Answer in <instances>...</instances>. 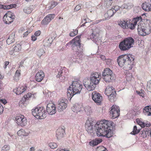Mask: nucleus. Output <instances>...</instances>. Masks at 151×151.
<instances>
[{"label": "nucleus", "mask_w": 151, "mask_h": 151, "mask_svg": "<svg viewBox=\"0 0 151 151\" xmlns=\"http://www.w3.org/2000/svg\"><path fill=\"white\" fill-rule=\"evenodd\" d=\"M102 139H101L95 138L92 141L89 142V145L92 146L97 145L98 144L101 143L102 142Z\"/></svg>", "instance_id": "obj_29"}, {"label": "nucleus", "mask_w": 151, "mask_h": 151, "mask_svg": "<svg viewBox=\"0 0 151 151\" xmlns=\"http://www.w3.org/2000/svg\"><path fill=\"white\" fill-rule=\"evenodd\" d=\"M7 5L0 4V9H3L4 10L7 9Z\"/></svg>", "instance_id": "obj_56"}, {"label": "nucleus", "mask_w": 151, "mask_h": 151, "mask_svg": "<svg viewBox=\"0 0 151 151\" xmlns=\"http://www.w3.org/2000/svg\"><path fill=\"white\" fill-rule=\"evenodd\" d=\"M85 110L86 112L88 111L89 113H90L91 112V108L89 107L86 108L85 109Z\"/></svg>", "instance_id": "obj_60"}, {"label": "nucleus", "mask_w": 151, "mask_h": 151, "mask_svg": "<svg viewBox=\"0 0 151 151\" xmlns=\"http://www.w3.org/2000/svg\"><path fill=\"white\" fill-rule=\"evenodd\" d=\"M54 37L46 38L43 41L44 46L45 47L50 46L52 42Z\"/></svg>", "instance_id": "obj_24"}, {"label": "nucleus", "mask_w": 151, "mask_h": 151, "mask_svg": "<svg viewBox=\"0 0 151 151\" xmlns=\"http://www.w3.org/2000/svg\"><path fill=\"white\" fill-rule=\"evenodd\" d=\"M32 96V94L30 93H28L27 95H25L22 99V101H23V102L26 101L28 98H30Z\"/></svg>", "instance_id": "obj_44"}, {"label": "nucleus", "mask_w": 151, "mask_h": 151, "mask_svg": "<svg viewBox=\"0 0 151 151\" xmlns=\"http://www.w3.org/2000/svg\"><path fill=\"white\" fill-rule=\"evenodd\" d=\"M67 100L60 99L58 101L57 108L59 112L63 111L67 107Z\"/></svg>", "instance_id": "obj_8"}, {"label": "nucleus", "mask_w": 151, "mask_h": 151, "mask_svg": "<svg viewBox=\"0 0 151 151\" xmlns=\"http://www.w3.org/2000/svg\"><path fill=\"white\" fill-rule=\"evenodd\" d=\"M44 76L45 74L43 71L40 70L36 74L35 79L37 81L40 82L43 80Z\"/></svg>", "instance_id": "obj_19"}, {"label": "nucleus", "mask_w": 151, "mask_h": 151, "mask_svg": "<svg viewBox=\"0 0 151 151\" xmlns=\"http://www.w3.org/2000/svg\"><path fill=\"white\" fill-rule=\"evenodd\" d=\"M119 47L120 50L122 51L127 50L130 49L128 45L124 40L120 42Z\"/></svg>", "instance_id": "obj_20"}, {"label": "nucleus", "mask_w": 151, "mask_h": 151, "mask_svg": "<svg viewBox=\"0 0 151 151\" xmlns=\"http://www.w3.org/2000/svg\"><path fill=\"white\" fill-rule=\"evenodd\" d=\"M33 115L37 119L45 118L47 116V113L43 107H38L32 110Z\"/></svg>", "instance_id": "obj_6"}, {"label": "nucleus", "mask_w": 151, "mask_h": 151, "mask_svg": "<svg viewBox=\"0 0 151 151\" xmlns=\"http://www.w3.org/2000/svg\"><path fill=\"white\" fill-rule=\"evenodd\" d=\"M17 6V5L15 4H12L9 5H7V9H12L13 8Z\"/></svg>", "instance_id": "obj_51"}, {"label": "nucleus", "mask_w": 151, "mask_h": 151, "mask_svg": "<svg viewBox=\"0 0 151 151\" xmlns=\"http://www.w3.org/2000/svg\"><path fill=\"white\" fill-rule=\"evenodd\" d=\"M110 111L111 116L113 119L118 117L120 115V110L119 106L116 105H113L111 108Z\"/></svg>", "instance_id": "obj_10"}, {"label": "nucleus", "mask_w": 151, "mask_h": 151, "mask_svg": "<svg viewBox=\"0 0 151 151\" xmlns=\"http://www.w3.org/2000/svg\"><path fill=\"white\" fill-rule=\"evenodd\" d=\"M81 35L76 36L72 40L71 49L73 51L76 52L78 57L81 60H82L84 56L83 51L84 49L81 44L80 39Z\"/></svg>", "instance_id": "obj_3"}, {"label": "nucleus", "mask_w": 151, "mask_h": 151, "mask_svg": "<svg viewBox=\"0 0 151 151\" xmlns=\"http://www.w3.org/2000/svg\"><path fill=\"white\" fill-rule=\"evenodd\" d=\"M67 74V71L65 72V70L63 69L62 68H60L56 77L57 78H59L61 80L63 81L65 79Z\"/></svg>", "instance_id": "obj_15"}, {"label": "nucleus", "mask_w": 151, "mask_h": 151, "mask_svg": "<svg viewBox=\"0 0 151 151\" xmlns=\"http://www.w3.org/2000/svg\"><path fill=\"white\" fill-rule=\"evenodd\" d=\"M4 110V108L1 104H0V114L2 113Z\"/></svg>", "instance_id": "obj_63"}, {"label": "nucleus", "mask_w": 151, "mask_h": 151, "mask_svg": "<svg viewBox=\"0 0 151 151\" xmlns=\"http://www.w3.org/2000/svg\"><path fill=\"white\" fill-rule=\"evenodd\" d=\"M65 130L62 128H58L56 131V136L58 139H60L65 134Z\"/></svg>", "instance_id": "obj_18"}, {"label": "nucleus", "mask_w": 151, "mask_h": 151, "mask_svg": "<svg viewBox=\"0 0 151 151\" xmlns=\"http://www.w3.org/2000/svg\"><path fill=\"white\" fill-rule=\"evenodd\" d=\"M21 48L22 47L21 45L19 44H18L16 45L13 49L14 52H17L20 51Z\"/></svg>", "instance_id": "obj_38"}, {"label": "nucleus", "mask_w": 151, "mask_h": 151, "mask_svg": "<svg viewBox=\"0 0 151 151\" xmlns=\"http://www.w3.org/2000/svg\"><path fill=\"white\" fill-rule=\"evenodd\" d=\"M15 34L14 33H12L6 40L7 43L8 45H10L14 42L15 40Z\"/></svg>", "instance_id": "obj_32"}, {"label": "nucleus", "mask_w": 151, "mask_h": 151, "mask_svg": "<svg viewBox=\"0 0 151 151\" xmlns=\"http://www.w3.org/2000/svg\"><path fill=\"white\" fill-rule=\"evenodd\" d=\"M146 88L148 91L151 93V80L147 82Z\"/></svg>", "instance_id": "obj_47"}, {"label": "nucleus", "mask_w": 151, "mask_h": 151, "mask_svg": "<svg viewBox=\"0 0 151 151\" xmlns=\"http://www.w3.org/2000/svg\"><path fill=\"white\" fill-rule=\"evenodd\" d=\"M27 87L26 86H22L21 87H19L13 90L14 92L16 94L19 95L23 93L27 90Z\"/></svg>", "instance_id": "obj_22"}, {"label": "nucleus", "mask_w": 151, "mask_h": 151, "mask_svg": "<svg viewBox=\"0 0 151 151\" xmlns=\"http://www.w3.org/2000/svg\"><path fill=\"white\" fill-rule=\"evenodd\" d=\"M10 148V147L9 145H5L2 148L1 151H7L9 150Z\"/></svg>", "instance_id": "obj_50"}, {"label": "nucleus", "mask_w": 151, "mask_h": 151, "mask_svg": "<svg viewBox=\"0 0 151 151\" xmlns=\"http://www.w3.org/2000/svg\"><path fill=\"white\" fill-rule=\"evenodd\" d=\"M41 33V32L40 30L36 31L35 33V35L36 37L38 36Z\"/></svg>", "instance_id": "obj_57"}, {"label": "nucleus", "mask_w": 151, "mask_h": 151, "mask_svg": "<svg viewBox=\"0 0 151 151\" xmlns=\"http://www.w3.org/2000/svg\"><path fill=\"white\" fill-rule=\"evenodd\" d=\"M104 121V120L96 123L92 118H88L85 123L86 130L88 133L91 134L93 133L94 129L97 136L110 138L114 134L113 130L111 129L114 126V124L111 121Z\"/></svg>", "instance_id": "obj_1"}, {"label": "nucleus", "mask_w": 151, "mask_h": 151, "mask_svg": "<svg viewBox=\"0 0 151 151\" xmlns=\"http://www.w3.org/2000/svg\"><path fill=\"white\" fill-rule=\"evenodd\" d=\"M82 85L79 81H73L67 89V94L70 99L75 95L80 93L82 88Z\"/></svg>", "instance_id": "obj_4"}, {"label": "nucleus", "mask_w": 151, "mask_h": 151, "mask_svg": "<svg viewBox=\"0 0 151 151\" xmlns=\"http://www.w3.org/2000/svg\"><path fill=\"white\" fill-rule=\"evenodd\" d=\"M81 4H79L78 5H77L75 7V10L76 11H78L80 10L81 8Z\"/></svg>", "instance_id": "obj_54"}, {"label": "nucleus", "mask_w": 151, "mask_h": 151, "mask_svg": "<svg viewBox=\"0 0 151 151\" xmlns=\"http://www.w3.org/2000/svg\"><path fill=\"white\" fill-rule=\"evenodd\" d=\"M17 134L19 136H24L25 135V131L22 129H20L17 132Z\"/></svg>", "instance_id": "obj_45"}, {"label": "nucleus", "mask_w": 151, "mask_h": 151, "mask_svg": "<svg viewBox=\"0 0 151 151\" xmlns=\"http://www.w3.org/2000/svg\"><path fill=\"white\" fill-rule=\"evenodd\" d=\"M82 105L78 104H75L72 107V110L74 112L76 113L78 115H80L81 113V108Z\"/></svg>", "instance_id": "obj_17"}, {"label": "nucleus", "mask_w": 151, "mask_h": 151, "mask_svg": "<svg viewBox=\"0 0 151 151\" xmlns=\"http://www.w3.org/2000/svg\"><path fill=\"white\" fill-rule=\"evenodd\" d=\"M137 31L139 35L145 36L150 34L151 32V26L149 24L146 25L144 23H138Z\"/></svg>", "instance_id": "obj_5"}, {"label": "nucleus", "mask_w": 151, "mask_h": 151, "mask_svg": "<svg viewBox=\"0 0 151 151\" xmlns=\"http://www.w3.org/2000/svg\"><path fill=\"white\" fill-rule=\"evenodd\" d=\"M56 151H70V150H69L67 149L59 148Z\"/></svg>", "instance_id": "obj_61"}, {"label": "nucleus", "mask_w": 151, "mask_h": 151, "mask_svg": "<svg viewBox=\"0 0 151 151\" xmlns=\"http://www.w3.org/2000/svg\"><path fill=\"white\" fill-rule=\"evenodd\" d=\"M45 54V51L42 49H40L38 50L37 52V55L40 57H41L42 55H44Z\"/></svg>", "instance_id": "obj_37"}, {"label": "nucleus", "mask_w": 151, "mask_h": 151, "mask_svg": "<svg viewBox=\"0 0 151 151\" xmlns=\"http://www.w3.org/2000/svg\"><path fill=\"white\" fill-rule=\"evenodd\" d=\"M89 80L91 82L93 83V85L96 87V85L99 83L100 79V78H90Z\"/></svg>", "instance_id": "obj_34"}, {"label": "nucleus", "mask_w": 151, "mask_h": 151, "mask_svg": "<svg viewBox=\"0 0 151 151\" xmlns=\"http://www.w3.org/2000/svg\"><path fill=\"white\" fill-rule=\"evenodd\" d=\"M20 71L17 70V71L16 72L15 74V77H18L20 75Z\"/></svg>", "instance_id": "obj_55"}, {"label": "nucleus", "mask_w": 151, "mask_h": 151, "mask_svg": "<svg viewBox=\"0 0 151 151\" xmlns=\"http://www.w3.org/2000/svg\"><path fill=\"white\" fill-rule=\"evenodd\" d=\"M105 93L108 96L109 100L111 102H113L116 101V91L112 86H107L105 91Z\"/></svg>", "instance_id": "obj_7"}, {"label": "nucleus", "mask_w": 151, "mask_h": 151, "mask_svg": "<svg viewBox=\"0 0 151 151\" xmlns=\"http://www.w3.org/2000/svg\"><path fill=\"white\" fill-rule=\"evenodd\" d=\"M91 39L95 43H96L98 40V38L97 36L93 33H92L90 35Z\"/></svg>", "instance_id": "obj_35"}, {"label": "nucleus", "mask_w": 151, "mask_h": 151, "mask_svg": "<svg viewBox=\"0 0 151 151\" xmlns=\"http://www.w3.org/2000/svg\"><path fill=\"white\" fill-rule=\"evenodd\" d=\"M106 83L112 82L115 78V75L105 76L102 77Z\"/></svg>", "instance_id": "obj_25"}, {"label": "nucleus", "mask_w": 151, "mask_h": 151, "mask_svg": "<svg viewBox=\"0 0 151 151\" xmlns=\"http://www.w3.org/2000/svg\"><path fill=\"white\" fill-rule=\"evenodd\" d=\"M142 132L141 137L144 138H146L147 136H149V134H151V130L148 128H145Z\"/></svg>", "instance_id": "obj_30"}, {"label": "nucleus", "mask_w": 151, "mask_h": 151, "mask_svg": "<svg viewBox=\"0 0 151 151\" xmlns=\"http://www.w3.org/2000/svg\"><path fill=\"white\" fill-rule=\"evenodd\" d=\"M116 10H114L113 9H111L108 10L104 14V17L105 18L109 19L112 17L116 12Z\"/></svg>", "instance_id": "obj_26"}, {"label": "nucleus", "mask_w": 151, "mask_h": 151, "mask_svg": "<svg viewBox=\"0 0 151 151\" xmlns=\"http://www.w3.org/2000/svg\"><path fill=\"white\" fill-rule=\"evenodd\" d=\"M143 112L145 115L148 116H151V106H147L143 109Z\"/></svg>", "instance_id": "obj_28"}, {"label": "nucleus", "mask_w": 151, "mask_h": 151, "mask_svg": "<svg viewBox=\"0 0 151 151\" xmlns=\"http://www.w3.org/2000/svg\"><path fill=\"white\" fill-rule=\"evenodd\" d=\"M56 107L54 104H49L47 106V113L50 115H52L56 113Z\"/></svg>", "instance_id": "obj_14"}, {"label": "nucleus", "mask_w": 151, "mask_h": 151, "mask_svg": "<svg viewBox=\"0 0 151 151\" xmlns=\"http://www.w3.org/2000/svg\"><path fill=\"white\" fill-rule=\"evenodd\" d=\"M142 17L140 16L139 17H136L134 18H133V21L134 22V23L135 24H137V22H139L138 23H142Z\"/></svg>", "instance_id": "obj_33"}, {"label": "nucleus", "mask_w": 151, "mask_h": 151, "mask_svg": "<svg viewBox=\"0 0 151 151\" xmlns=\"http://www.w3.org/2000/svg\"><path fill=\"white\" fill-rule=\"evenodd\" d=\"M92 96V99L98 105H100L102 100V97L101 94L94 91L93 92Z\"/></svg>", "instance_id": "obj_11"}, {"label": "nucleus", "mask_w": 151, "mask_h": 151, "mask_svg": "<svg viewBox=\"0 0 151 151\" xmlns=\"http://www.w3.org/2000/svg\"><path fill=\"white\" fill-rule=\"evenodd\" d=\"M78 33V30L77 29H73L69 34V35L70 37H73L76 35Z\"/></svg>", "instance_id": "obj_43"}, {"label": "nucleus", "mask_w": 151, "mask_h": 151, "mask_svg": "<svg viewBox=\"0 0 151 151\" xmlns=\"http://www.w3.org/2000/svg\"><path fill=\"white\" fill-rule=\"evenodd\" d=\"M15 119L16 123L18 125L24 127L27 124V119L22 115L17 116Z\"/></svg>", "instance_id": "obj_12"}, {"label": "nucleus", "mask_w": 151, "mask_h": 151, "mask_svg": "<svg viewBox=\"0 0 151 151\" xmlns=\"http://www.w3.org/2000/svg\"><path fill=\"white\" fill-rule=\"evenodd\" d=\"M0 103L1 102L4 105L6 104L7 103L5 99H0Z\"/></svg>", "instance_id": "obj_64"}, {"label": "nucleus", "mask_w": 151, "mask_h": 151, "mask_svg": "<svg viewBox=\"0 0 151 151\" xmlns=\"http://www.w3.org/2000/svg\"><path fill=\"white\" fill-rule=\"evenodd\" d=\"M136 92L137 93L139 94L140 96H142V97H143V96H144V94L142 92H140V91H137Z\"/></svg>", "instance_id": "obj_59"}, {"label": "nucleus", "mask_w": 151, "mask_h": 151, "mask_svg": "<svg viewBox=\"0 0 151 151\" xmlns=\"http://www.w3.org/2000/svg\"><path fill=\"white\" fill-rule=\"evenodd\" d=\"M134 58L130 54L119 55L117 59L119 65L126 70H129L132 68L134 65Z\"/></svg>", "instance_id": "obj_2"}, {"label": "nucleus", "mask_w": 151, "mask_h": 151, "mask_svg": "<svg viewBox=\"0 0 151 151\" xmlns=\"http://www.w3.org/2000/svg\"><path fill=\"white\" fill-rule=\"evenodd\" d=\"M49 146L52 149H54L57 147V144L55 142H50L49 144Z\"/></svg>", "instance_id": "obj_49"}, {"label": "nucleus", "mask_w": 151, "mask_h": 151, "mask_svg": "<svg viewBox=\"0 0 151 151\" xmlns=\"http://www.w3.org/2000/svg\"><path fill=\"white\" fill-rule=\"evenodd\" d=\"M127 7H128L127 9H130L133 7L134 5L132 3H127Z\"/></svg>", "instance_id": "obj_53"}, {"label": "nucleus", "mask_w": 151, "mask_h": 151, "mask_svg": "<svg viewBox=\"0 0 151 151\" xmlns=\"http://www.w3.org/2000/svg\"><path fill=\"white\" fill-rule=\"evenodd\" d=\"M128 45L130 48L133 47L132 45L134 44V39L131 37L125 38L123 40Z\"/></svg>", "instance_id": "obj_21"}, {"label": "nucleus", "mask_w": 151, "mask_h": 151, "mask_svg": "<svg viewBox=\"0 0 151 151\" xmlns=\"http://www.w3.org/2000/svg\"><path fill=\"white\" fill-rule=\"evenodd\" d=\"M15 18V16L10 12L6 13L3 17V21L6 24H9L13 21Z\"/></svg>", "instance_id": "obj_9"}, {"label": "nucleus", "mask_w": 151, "mask_h": 151, "mask_svg": "<svg viewBox=\"0 0 151 151\" xmlns=\"http://www.w3.org/2000/svg\"><path fill=\"white\" fill-rule=\"evenodd\" d=\"M115 75L114 72L109 68H106L104 69L103 72L102 74V77L105 76Z\"/></svg>", "instance_id": "obj_27"}, {"label": "nucleus", "mask_w": 151, "mask_h": 151, "mask_svg": "<svg viewBox=\"0 0 151 151\" xmlns=\"http://www.w3.org/2000/svg\"><path fill=\"white\" fill-rule=\"evenodd\" d=\"M31 32V30L30 29L27 30V31L25 32L23 34L24 37H26L28 35V34L30 33Z\"/></svg>", "instance_id": "obj_58"}, {"label": "nucleus", "mask_w": 151, "mask_h": 151, "mask_svg": "<svg viewBox=\"0 0 151 151\" xmlns=\"http://www.w3.org/2000/svg\"><path fill=\"white\" fill-rule=\"evenodd\" d=\"M140 132V129H138L136 126H134L133 131L130 133V134L132 135H135L138 134Z\"/></svg>", "instance_id": "obj_36"}, {"label": "nucleus", "mask_w": 151, "mask_h": 151, "mask_svg": "<svg viewBox=\"0 0 151 151\" xmlns=\"http://www.w3.org/2000/svg\"><path fill=\"white\" fill-rule=\"evenodd\" d=\"M57 4H58L56 2H51V4H49V5L48 6V8L49 9H52Z\"/></svg>", "instance_id": "obj_41"}, {"label": "nucleus", "mask_w": 151, "mask_h": 151, "mask_svg": "<svg viewBox=\"0 0 151 151\" xmlns=\"http://www.w3.org/2000/svg\"><path fill=\"white\" fill-rule=\"evenodd\" d=\"M32 10L30 9V8L28 7H25L23 9L24 12L27 14H29L32 12Z\"/></svg>", "instance_id": "obj_46"}, {"label": "nucleus", "mask_w": 151, "mask_h": 151, "mask_svg": "<svg viewBox=\"0 0 151 151\" xmlns=\"http://www.w3.org/2000/svg\"><path fill=\"white\" fill-rule=\"evenodd\" d=\"M83 83L85 88L88 91H93L96 88L95 86L91 82L88 78L84 79L83 81Z\"/></svg>", "instance_id": "obj_13"}, {"label": "nucleus", "mask_w": 151, "mask_h": 151, "mask_svg": "<svg viewBox=\"0 0 151 151\" xmlns=\"http://www.w3.org/2000/svg\"><path fill=\"white\" fill-rule=\"evenodd\" d=\"M100 76H99L98 73L94 72L91 74L90 78H100Z\"/></svg>", "instance_id": "obj_40"}, {"label": "nucleus", "mask_w": 151, "mask_h": 151, "mask_svg": "<svg viewBox=\"0 0 151 151\" xmlns=\"http://www.w3.org/2000/svg\"><path fill=\"white\" fill-rule=\"evenodd\" d=\"M150 2V4L146 2L142 4V7L143 10L147 12H151V0Z\"/></svg>", "instance_id": "obj_23"}, {"label": "nucleus", "mask_w": 151, "mask_h": 151, "mask_svg": "<svg viewBox=\"0 0 151 151\" xmlns=\"http://www.w3.org/2000/svg\"><path fill=\"white\" fill-rule=\"evenodd\" d=\"M136 121L137 123L139 124L142 128L145 127V123L142 122L139 119L137 118L136 119Z\"/></svg>", "instance_id": "obj_42"}, {"label": "nucleus", "mask_w": 151, "mask_h": 151, "mask_svg": "<svg viewBox=\"0 0 151 151\" xmlns=\"http://www.w3.org/2000/svg\"><path fill=\"white\" fill-rule=\"evenodd\" d=\"M128 21L120 20L118 22V24L124 29H127Z\"/></svg>", "instance_id": "obj_31"}, {"label": "nucleus", "mask_w": 151, "mask_h": 151, "mask_svg": "<svg viewBox=\"0 0 151 151\" xmlns=\"http://www.w3.org/2000/svg\"><path fill=\"white\" fill-rule=\"evenodd\" d=\"M83 22H84L83 24H82L81 25V27L84 26L85 24L87 23L86 21V19H84L82 20L81 23H83Z\"/></svg>", "instance_id": "obj_62"}, {"label": "nucleus", "mask_w": 151, "mask_h": 151, "mask_svg": "<svg viewBox=\"0 0 151 151\" xmlns=\"http://www.w3.org/2000/svg\"><path fill=\"white\" fill-rule=\"evenodd\" d=\"M55 15L54 14H48L42 21L41 22L42 24V25L48 24L55 17Z\"/></svg>", "instance_id": "obj_16"}, {"label": "nucleus", "mask_w": 151, "mask_h": 151, "mask_svg": "<svg viewBox=\"0 0 151 151\" xmlns=\"http://www.w3.org/2000/svg\"><path fill=\"white\" fill-rule=\"evenodd\" d=\"M113 0H104V2L108 5H111Z\"/></svg>", "instance_id": "obj_52"}, {"label": "nucleus", "mask_w": 151, "mask_h": 151, "mask_svg": "<svg viewBox=\"0 0 151 151\" xmlns=\"http://www.w3.org/2000/svg\"><path fill=\"white\" fill-rule=\"evenodd\" d=\"M96 151H108V150L103 146H100L97 148Z\"/></svg>", "instance_id": "obj_48"}, {"label": "nucleus", "mask_w": 151, "mask_h": 151, "mask_svg": "<svg viewBox=\"0 0 151 151\" xmlns=\"http://www.w3.org/2000/svg\"><path fill=\"white\" fill-rule=\"evenodd\" d=\"M129 22L127 24V29L128 28H130V29H133L134 28L135 26L136 25V24H135L134 23L133 24L130 22V21H128Z\"/></svg>", "instance_id": "obj_39"}]
</instances>
